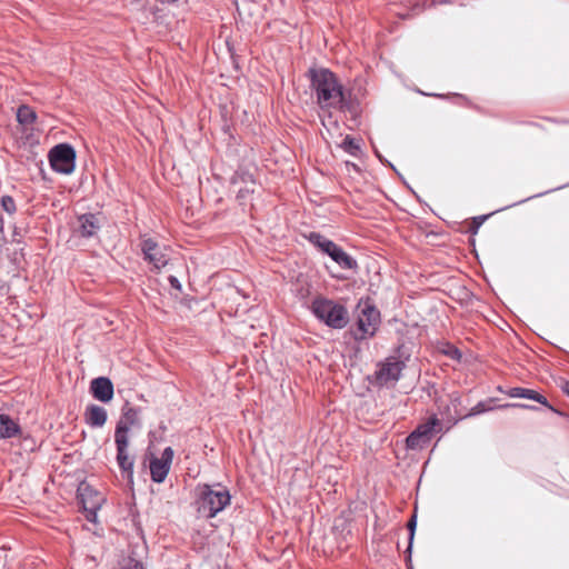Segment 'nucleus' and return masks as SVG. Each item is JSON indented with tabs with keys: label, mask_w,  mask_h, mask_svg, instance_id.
I'll list each match as a JSON object with an SVG mask.
<instances>
[{
	"label": "nucleus",
	"mask_w": 569,
	"mask_h": 569,
	"mask_svg": "<svg viewBox=\"0 0 569 569\" xmlns=\"http://www.w3.org/2000/svg\"><path fill=\"white\" fill-rule=\"evenodd\" d=\"M311 89L316 94L317 104L323 111H350L351 106L346 99L338 78L328 69L312 70Z\"/></svg>",
	"instance_id": "obj_1"
},
{
	"label": "nucleus",
	"mask_w": 569,
	"mask_h": 569,
	"mask_svg": "<svg viewBox=\"0 0 569 569\" xmlns=\"http://www.w3.org/2000/svg\"><path fill=\"white\" fill-rule=\"evenodd\" d=\"M382 325V316L376 302L369 297L358 299V345L379 332Z\"/></svg>",
	"instance_id": "obj_2"
},
{
	"label": "nucleus",
	"mask_w": 569,
	"mask_h": 569,
	"mask_svg": "<svg viewBox=\"0 0 569 569\" xmlns=\"http://www.w3.org/2000/svg\"><path fill=\"white\" fill-rule=\"evenodd\" d=\"M198 491V511L207 518L214 517L230 503L229 491L220 485H203Z\"/></svg>",
	"instance_id": "obj_3"
},
{
	"label": "nucleus",
	"mask_w": 569,
	"mask_h": 569,
	"mask_svg": "<svg viewBox=\"0 0 569 569\" xmlns=\"http://www.w3.org/2000/svg\"><path fill=\"white\" fill-rule=\"evenodd\" d=\"M312 312L317 318L333 328H343L348 322L346 309L327 299H316L312 302Z\"/></svg>",
	"instance_id": "obj_4"
},
{
	"label": "nucleus",
	"mask_w": 569,
	"mask_h": 569,
	"mask_svg": "<svg viewBox=\"0 0 569 569\" xmlns=\"http://www.w3.org/2000/svg\"><path fill=\"white\" fill-rule=\"evenodd\" d=\"M441 430V421L433 415L426 422L418 425L407 437H406V449L418 450L422 449L427 443L430 442L435 433Z\"/></svg>",
	"instance_id": "obj_5"
},
{
	"label": "nucleus",
	"mask_w": 569,
	"mask_h": 569,
	"mask_svg": "<svg viewBox=\"0 0 569 569\" xmlns=\"http://www.w3.org/2000/svg\"><path fill=\"white\" fill-rule=\"evenodd\" d=\"M51 168L62 174H70L76 167V151L67 143L53 147L49 152Z\"/></svg>",
	"instance_id": "obj_6"
},
{
	"label": "nucleus",
	"mask_w": 569,
	"mask_h": 569,
	"mask_svg": "<svg viewBox=\"0 0 569 569\" xmlns=\"http://www.w3.org/2000/svg\"><path fill=\"white\" fill-rule=\"evenodd\" d=\"M78 498L86 512L87 520L96 522L97 511L104 502V497L88 482H81L78 487Z\"/></svg>",
	"instance_id": "obj_7"
},
{
	"label": "nucleus",
	"mask_w": 569,
	"mask_h": 569,
	"mask_svg": "<svg viewBox=\"0 0 569 569\" xmlns=\"http://www.w3.org/2000/svg\"><path fill=\"white\" fill-rule=\"evenodd\" d=\"M569 186V181L567 183H563L561 186H558V187H555V188H551L549 190H546V191H542V192H538L536 194H532V196H529L525 199H521L519 201H516L513 203H510L508 206H505L502 208H499V209H496L495 211L492 212H489V213H485V214H479V216H475L471 218V223L467 230V232L470 234V236H476L479 231V229L481 228V226L493 214L500 212V211H503V210H507L509 208H512V207H516V206H519V204H522L531 199H535V198H540V197H543L550 192H553V191H558V190H561L566 187Z\"/></svg>",
	"instance_id": "obj_8"
},
{
	"label": "nucleus",
	"mask_w": 569,
	"mask_h": 569,
	"mask_svg": "<svg viewBox=\"0 0 569 569\" xmlns=\"http://www.w3.org/2000/svg\"><path fill=\"white\" fill-rule=\"evenodd\" d=\"M506 395L510 398H521V399L532 400L560 417L565 416V413L560 409L556 408L555 406H552L549 402V400L547 399L546 396H543L542 393H540L539 391H537L535 389H529V388H523V387H513V388L506 390Z\"/></svg>",
	"instance_id": "obj_9"
},
{
	"label": "nucleus",
	"mask_w": 569,
	"mask_h": 569,
	"mask_svg": "<svg viewBox=\"0 0 569 569\" xmlns=\"http://www.w3.org/2000/svg\"><path fill=\"white\" fill-rule=\"evenodd\" d=\"M173 459V450L171 447H167L160 458L153 457L150 460V473L151 479L154 482L161 483L164 481Z\"/></svg>",
	"instance_id": "obj_10"
},
{
	"label": "nucleus",
	"mask_w": 569,
	"mask_h": 569,
	"mask_svg": "<svg viewBox=\"0 0 569 569\" xmlns=\"http://www.w3.org/2000/svg\"><path fill=\"white\" fill-rule=\"evenodd\" d=\"M405 367L406 363L401 359H387L385 362L379 365L375 375L377 380L381 383H387L389 381L397 382L401 378V372Z\"/></svg>",
	"instance_id": "obj_11"
},
{
	"label": "nucleus",
	"mask_w": 569,
	"mask_h": 569,
	"mask_svg": "<svg viewBox=\"0 0 569 569\" xmlns=\"http://www.w3.org/2000/svg\"><path fill=\"white\" fill-rule=\"evenodd\" d=\"M141 249L144 258L154 266L156 269H161L167 266L169 261V253L167 248H161L157 242L151 239H146L141 243Z\"/></svg>",
	"instance_id": "obj_12"
},
{
	"label": "nucleus",
	"mask_w": 569,
	"mask_h": 569,
	"mask_svg": "<svg viewBox=\"0 0 569 569\" xmlns=\"http://www.w3.org/2000/svg\"><path fill=\"white\" fill-rule=\"evenodd\" d=\"M90 391L97 400L109 402L113 397V385L110 379L99 377L91 381Z\"/></svg>",
	"instance_id": "obj_13"
},
{
	"label": "nucleus",
	"mask_w": 569,
	"mask_h": 569,
	"mask_svg": "<svg viewBox=\"0 0 569 569\" xmlns=\"http://www.w3.org/2000/svg\"><path fill=\"white\" fill-rule=\"evenodd\" d=\"M100 229L99 219L94 214H82L78 218L74 232L81 237H93Z\"/></svg>",
	"instance_id": "obj_14"
},
{
	"label": "nucleus",
	"mask_w": 569,
	"mask_h": 569,
	"mask_svg": "<svg viewBox=\"0 0 569 569\" xmlns=\"http://www.w3.org/2000/svg\"><path fill=\"white\" fill-rule=\"evenodd\" d=\"M496 400H497L496 398H489L488 400L478 401L472 408H470L468 413H466L465 416L455 417L452 423L456 425L459 421H461L462 419L476 417V416L487 413L489 411L495 410L496 407L491 406V403L495 402Z\"/></svg>",
	"instance_id": "obj_15"
},
{
	"label": "nucleus",
	"mask_w": 569,
	"mask_h": 569,
	"mask_svg": "<svg viewBox=\"0 0 569 569\" xmlns=\"http://www.w3.org/2000/svg\"><path fill=\"white\" fill-rule=\"evenodd\" d=\"M86 421L92 427H102L107 421V411L102 407L91 405L86 410Z\"/></svg>",
	"instance_id": "obj_16"
},
{
	"label": "nucleus",
	"mask_w": 569,
	"mask_h": 569,
	"mask_svg": "<svg viewBox=\"0 0 569 569\" xmlns=\"http://www.w3.org/2000/svg\"><path fill=\"white\" fill-rule=\"evenodd\" d=\"M20 432L19 425L8 415L0 413V439H9Z\"/></svg>",
	"instance_id": "obj_17"
},
{
	"label": "nucleus",
	"mask_w": 569,
	"mask_h": 569,
	"mask_svg": "<svg viewBox=\"0 0 569 569\" xmlns=\"http://www.w3.org/2000/svg\"><path fill=\"white\" fill-rule=\"evenodd\" d=\"M328 256L331 257L340 267L350 269L352 267V259L341 248L333 242V248H330Z\"/></svg>",
	"instance_id": "obj_18"
},
{
	"label": "nucleus",
	"mask_w": 569,
	"mask_h": 569,
	"mask_svg": "<svg viewBox=\"0 0 569 569\" xmlns=\"http://www.w3.org/2000/svg\"><path fill=\"white\" fill-rule=\"evenodd\" d=\"M129 431V426L123 421H120L117 426L114 440L117 445V451H121L128 448V437L127 433Z\"/></svg>",
	"instance_id": "obj_19"
},
{
	"label": "nucleus",
	"mask_w": 569,
	"mask_h": 569,
	"mask_svg": "<svg viewBox=\"0 0 569 569\" xmlns=\"http://www.w3.org/2000/svg\"><path fill=\"white\" fill-rule=\"evenodd\" d=\"M17 119L19 123L29 126L36 121L37 114L33 111V109H31L29 106L23 104L17 111Z\"/></svg>",
	"instance_id": "obj_20"
},
{
	"label": "nucleus",
	"mask_w": 569,
	"mask_h": 569,
	"mask_svg": "<svg viewBox=\"0 0 569 569\" xmlns=\"http://www.w3.org/2000/svg\"><path fill=\"white\" fill-rule=\"evenodd\" d=\"M309 240L312 244L319 248L322 252L327 253L330 251V248H333V242L320 233L311 232L309 234Z\"/></svg>",
	"instance_id": "obj_21"
},
{
	"label": "nucleus",
	"mask_w": 569,
	"mask_h": 569,
	"mask_svg": "<svg viewBox=\"0 0 569 569\" xmlns=\"http://www.w3.org/2000/svg\"><path fill=\"white\" fill-rule=\"evenodd\" d=\"M439 350L442 355H445L446 357H448L455 361L460 362L462 359L461 350L449 341L442 342Z\"/></svg>",
	"instance_id": "obj_22"
},
{
	"label": "nucleus",
	"mask_w": 569,
	"mask_h": 569,
	"mask_svg": "<svg viewBox=\"0 0 569 569\" xmlns=\"http://www.w3.org/2000/svg\"><path fill=\"white\" fill-rule=\"evenodd\" d=\"M117 461L122 471L132 473L133 461L129 458L127 449L118 451Z\"/></svg>",
	"instance_id": "obj_23"
},
{
	"label": "nucleus",
	"mask_w": 569,
	"mask_h": 569,
	"mask_svg": "<svg viewBox=\"0 0 569 569\" xmlns=\"http://www.w3.org/2000/svg\"><path fill=\"white\" fill-rule=\"evenodd\" d=\"M409 551L413 550V542L417 531V512H413L407 522Z\"/></svg>",
	"instance_id": "obj_24"
},
{
	"label": "nucleus",
	"mask_w": 569,
	"mask_h": 569,
	"mask_svg": "<svg viewBox=\"0 0 569 569\" xmlns=\"http://www.w3.org/2000/svg\"><path fill=\"white\" fill-rule=\"evenodd\" d=\"M417 92L422 96L435 97V98H439V99L462 100L466 103H469L468 98L461 93L445 94V93H436V92H425L420 89H417Z\"/></svg>",
	"instance_id": "obj_25"
},
{
	"label": "nucleus",
	"mask_w": 569,
	"mask_h": 569,
	"mask_svg": "<svg viewBox=\"0 0 569 569\" xmlns=\"http://www.w3.org/2000/svg\"><path fill=\"white\" fill-rule=\"evenodd\" d=\"M1 207L8 214H13L17 210L16 202L10 196H3L1 198Z\"/></svg>",
	"instance_id": "obj_26"
},
{
	"label": "nucleus",
	"mask_w": 569,
	"mask_h": 569,
	"mask_svg": "<svg viewBox=\"0 0 569 569\" xmlns=\"http://www.w3.org/2000/svg\"><path fill=\"white\" fill-rule=\"evenodd\" d=\"M341 148L350 153H353V150L356 149L355 139L347 136L341 143Z\"/></svg>",
	"instance_id": "obj_27"
},
{
	"label": "nucleus",
	"mask_w": 569,
	"mask_h": 569,
	"mask_svg": "<svg viewBox=\"0 0 569 569\" xmlns=\"http://www.w3.org/2000/svg\"><path fill=\"white\" fill-rule=\"evenodd\" d=\"M461 405V397L458 392H452L450 395V405L447 406V410H450V407H453L455 410Z\"/></svg>",
	"instance_id": "obj_28"
},
{
	"label": "nucleus",
	"mask_w": 569,
	"mask_h": 569,
	"mask_svg": "<svg viewBox=\"0 0 569 569\" xmlns=\"http://www.w3.org/2000/svg\"><path fill=\"white\" fill-rule=\"evenodd\" d=\"M403 553H405V562H406L407 569H413L412 550L409 551V545H407V548Z\"/></svg>",
	"instance_id": "obj_29"
},
{
	"label": "nucleus",
	"mask_w": 569,
	"mask_h": 569,
	"mask_svg": "<svg viewBox=\"0 0 569 569\" xmlns=\"http://www.w3.org/2000/svg\"><path fill=\"white\" fill-rule=\"evenodd\" d=\"M375 153H376L377 158L379 159V161H380L382 164H385V166H387V167H389V168H391V169H395L393 163H392V162H390L388 159H386V158H385V157H383V156L378 151V149H376V148H375Z\"/></svg>",
	"instance_id": "obj_30"
},
{
	"label": "nucleus",
	"mask_w": 569,
	"mask_h": 569,
	"mask_svg": "<svg viewBox=\"0 0 569 569\" xmlns=\"http://www.w3.org/2000/svg\"><path fill=\"white\" fill-rule=\"evenodd\" d=\"M122 569H144L138 561L129 559Z\"/></svg>",
	"instance_id": "obj_31"
},
{
	"label": "nucleus",
	"mask_w": 569,
	"mask_h": 569,
	"mask_svg": "<svg viewBox=\"0 0 569 569\" xmlns=\"http://www.w3.org/2000/svg\"><path fill=\"white\" fill-rule=\"evenodd\" d=\"M496 409L503 410L509 408H519V402H508L499 406H495Z\"/></svg>",
	"instance_id": "obj_32"
},
{
	"label": "nucleus",
	"mask_w": 569,
	"mask_h": 569,
	"mask_svg": "<svg viewBox=\"0 0 569 569\" xmlns=\"http://www.w3.org/2000/svg\"><path fill=\"white\" fill-rule=\"evenodd\" d=\"M519 409H523V410H530V411H538L539 408L535 405H528V403H520L519 402Z\"/></svg>",
	"instance_id": "obj_33"
},
{
	"label": "nucleus",
	"mask_w": 569,
	"mask_h": 569,
	"mask_svg": "<svg viewBox=\"0 0 569 569\" xmlns=\"http://www.w3.org/2000/svg\"><path fill=\"white\" fill-rule=\"evenodd\" d=\"M169 281H170V283H171V286H172L173 288L180 289V283H179V281H178V279H177L176 277H172V276H171V277L169 278Z\"/></svg>",
	"instance_id": "obj_34"
},
{
	"label": "nucleus",
	"mask_w": 569,
	"mask_h": 569,
	"mask_svg": "<svg viewBox=\"0 0 569 569\" xmlns=\"http://www.w3.org/2000/svg\"><path fill=\"white\" fill-rule=\"evenodd\" d=\"M402 183L415 194V197L421 201L420 197L418 196V193L411 188V186L407 182L406 179L402 180Z\"/></svg>",
	"instance_id": "obj_35"
},
{
	"label": "nucleus",
	"mask_w": 569,
	"mask_h": 569,
	"mask_svg": "<svg viewBox=\"0 0 569 569\" xmlns=\"http://www.w3.org/2000/svg\"><path fill=\"white\" fill-rule=\"evenodd\" d=\"M402 183L415 194V197L421 201L420 197L418 196V193L411 188V186L407 182L406 179L402 180Z\"/></svg>",
	"instance_id": "obj_36"
},
{
	"label": "nucleus",
	"mask_w": 569,
	"mask_h": 569,
	"mask_svg": "<svg viewBox=\"0 0 569 569\" xmlns=\"http://www.w3.org/2000/svg\"><path fill=\"white\" fill-rule=\"evenodd\" d=\"M249 192H253V190H249V189H240L238 191V197L239 198H244L246 197V193H249Z\"/></svg>",
	"instance_id": "obj_37"
},
{
	"label": "nucleus",
	"mask_w": 569,
	"mask_h": 569,
	"mask_svg": "<svg viewBox=\"0 0 569 569\" xmlns=\"http://www.w3.org/2000/svg\"><path fill=\"white\" fill-rule=\"evenodd\" d=\"M561 390H562V392H563L565 395H567V396L569 397V380H567V381L563 383V386H562Z\"/></svg>",
	"instance_id": "obj_38"
},
{
	"label": "nucleus",
	"mask_w": 569,
	"mask_h": 569,
	"mask_svg": "<svg viewBox=\"0 0 569 569\" xmlns=\"http://www.w3.org/2000/svg\"><path fill=\"white\" fill-rule=\"evenodd\" d=\"M134 415V412L132 410H129L126 415H124V418L127 421H129L130 423H132V416Z\"/></svg>",
	"instance_id": "obj_39"
},
{
	"label": "nucleus",
	"mask_w": 569,
	"mask_h": 569,
	"mask_svg": "<svg viewBox=\"0 0 569 569\" xmlns=\"http://www.w3.org/2000/svg\"><path fill=\"white\" fill-rule=\"evenodd\" d=\"M360 142H362V140L358 138V147H357V150H358V158H359V157H360V154L362 153Z\"/></svg>",
	"instance_id": "obj_40"
},
{
	"label": "nucleus",
	"mask_w": 569,
	"mask_h": 569,
	"mask_svg": "<svg viewBox=\"0 0 569 569\" xmlns=\"http://www.w3.org/2000/svg\"><path fill=\"white\" fill-rule=\"evenodd\" d=\"M392 170L397 173V176L399 177V180H401V181H402V180L405 179V177H403V176H402V174L397 170V168H396V167H395V169H392Z\"/></svg>",
	"instance_id": "obj_41"
},
{
	"label": "nucleus",
	"mask_w": 569,
	"mask_h": 569,
	"mask_svg": "<svg viewBox=\"0 0 569 569\" xmlns=\"http://www.w3.org/2000/svg\"><path fill=\"white\" fill-rule=\"evenodd\" d=\"M3 232V219H2V216L0 214V233Z\"/></svg>",
	"instance_id": "obj_42"
},
{
	"label": "nucleus",
	"mask_w": 569,
	"mask_h": 569,
	"mask_svg": "<svg viewBox=\"0 0 569 569\" xmlns=\"http://www.w3.org/2000/svg\"><path fill=\"white\" fill-rule=\"evenodd\" d=\"M470 242L472 243L473 248L476 247V239L471 238Z\"/></svg>",
	"instance_id": "obj_43"
},
{
	"label": "nucleus",
	"mask_w": 569,
	"mask_h": 569,
	"mask_svg": "<svg viewBox=\"0 0 569 569\" xmlns=\"http://www.w3.org/2000/svg\"><path fill=\"white\" fill-rule=\"evenodd\" d=\"M497 389H498V391L506 393V391L503 390V388L501 386H499Z\"/></svg>",
	"instance_id": "obj_44"
},
{
	"label": "nucleus",
	"mask_w": 569,
	"mask_h": 569,
	"mask_svg": "<svg viewBox=\"0 0 569 569\" xmlns=\"http://www.w3.org/2000/svg\"><path fill=\"white\" fill-rule=\"evenodd\" d=\"M357 92H358V98H359V97H360V93H361V89H360V87H359V86H358Z\"/></svg>",
	"instance_id": "obj_45"
},
{
	"label": "nucleus",
	"mask_w": 569,
	"mask_h": 569,
	"mask_svg": "<svg viewBox=\"0 0 569 569\" xmlns=\"http://www.w3.org/2000/svg\"><path fill=\"white\" fill-rule=\"evenodd\" d=\"M401 349H402V346H399L398 347V351L401 352ZM402 356V353H400V357Z\"/></svg>",
	"instance_id": "obj_46"
},
{
	"label": "nucleus",
	"mask_w": 569,
	"mask_h": 569,
	"mask_svg": "<svg viewBox=\"0 0 569 569\" xmlns=\"http://www.w3.org/2000/svg\"><path fill=\"white\" fill-rule=\"evenodd\" d=\"M0 569H6V563L4 562L0 566Z\"/></svg>",
	"instance_id": "obj_47"
},
{
	"label": "nucleus",
	"mask_w": 569,
	"mask_h": 569,
	"mask_svg": "<svg viewBox=\"0 0 569 569\" xmlns=\"http://www.w3.org/2000/svg\"><path fill=\"white\" fill-rule=\"evenodd\" d=\"M440 3H448V0H441Z\"/></svg>",
	"instance_id": "obj_48"
},
{
	"label": "nucleus",
	"mask_w": 569,
	"mask_h": 569,
	"mask_svg": "<svg viewBox=\"0 0 569 569\" xmlns=\"http://www.w3.org/2000/svg\"><path fill=\"white\" fill-rule=\"evenodd\" d=\"M566 122L569 123V120H567Z\"/></svg>",
	"instance_id": "obj_49"
}]
</instances>
